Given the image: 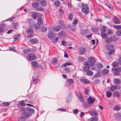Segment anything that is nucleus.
I'll return each mask as SVG.
<instances>
[{
	"label": "nucleus",
	"instance_id": "1",
	"mask_svg": "<svg viewBox=\"0 0 121 121\" xmlns=\"http://www.w3.org/2000/svg\"><path fill=\"white\" fill-rule=\"evenodd\" d=\"M82 11L85 14H87L89 13V7L87 4L82 3L81 5Z\"/></svg>",
	"mask_w": 121,
	"mask_h": 121
},
{
	"label": "nucleus",
	"instance_id": "2",
	"mask_svg": "<svg viewBox=\"0 0 121 121\" xmlns=\"http://www.w3.org/2000/svg\"><path fill=\"white\" fill-rule=\"evenodd\" d=\"M105 47L107 49H109L108 53L110 54H112L114 52L115 49H114L113 46L112 44L106 45H104Z\"/></svg>",
	"mask_w": 121,
	"mask_h": 121
},
{
	"label": "nucleus",
	"instance_id": "3",
	"mask_svg": "<svg viewBox=\"0 0 121 121\" xmlns=\"http://www.w3.org/2000/svg\"><path fill=\"white\" fill-rule=\"evenodd\" d=\"M36 56L34 53H30L28 54L27 56L28 60L31 61L35 60L36 59Z\"/></svg>",
	"mask_w": 121,
	"mask_h": 121
},
{
	"label": "nucleus",
	"instance_id": "4",
	"mask_svg": "<svg viewBox=\"0 0 121 121\" xmlns=\"http://www.w3.org/2000/svg\"><path fill=\"white\" fill-rule=\"evenodd\" d=\"M95 99L93 97L91 96H89L88 98L87 99V102L89 104H93Z\"/></svg>",
	"mask_w": 121,
	"mask_h": 121
},
{
	"label": "nucleus",
	"instance_id": "5",
	"mask_svg": "<svg viewBox=\"0 0 121 121\" xmlns=\"http://www.w3.org/2000/svg\"><path fill=\"white\" fill-rule=\"evenodd\" d=\"M84 65L85 66L89 65L90 66H92L95 65V63L94 62L91 61H87L84 62Z\"/></svg>",
	"mask_w": 121,
	"mask_h": 121
},
{
	"label": "nucleus",
	"instance_id": "6",
	"mask_svg": "<svg viewBox=\"0 0 121 121\" xmlns=\"http://www.w3.org/2000/svg\"><path fill=\"white\" fill-rule=\"evenodd\" d=\"M113 22L115 24H118L120 23V21L119 19L116 17H114L112 19Z\"/></svg>",
	"mask_w": 121,
	"mask_h": 121
},
{
	"label": "nucleus",
	"instance_id": "7",
	"mask_svg": "<svg viewBox=\"0 0 121 121\" xmlns=\"http://www.w3.org/2000/svg\"><path fill=\"white\" fill-rule=\"evenodd\" d=\"M61 28V26H57L54 27L53 28V30L54 31L58 32L60 30Z\"/></svg>",
	"mask_w": 121,
	"mask_h": 121
},
{
	"label": "nucleus",
	"instance_id": "8",
	"mask_svg": "<svg viewBox=\"0 0 121 121\" xmlns=\"http://www.w3.org/2000/svg\"><path fill=\"white\" fill-rule=\"evenodd\" d=\"M22 116H25L26 118H28L32 115L30 113H29L28 112H22Z\"/></svg>",
	"mask_w": 121,
	"mask_h": 121
},
{
	"label": "nucleus",
	"instance_id": "9",
	"mask_svg": "<svg viewBox=\"0 0 121 121\" xmlns=\"http://www.w3.org/2000/svg\"><path fill=\"white\" fill-rule=\"evenodd\" d=\"M115 68H112V70L113 71V74L114 75L116 76H118L120 75V73L118 72L117 70H115Z\"/></svg>",
	"mask_w": 121,
	"mask_h": 121
},
{
	"label": "nucleus",
	"instance_id": "10",
	"mask_svg": "<svg viewBox=\"0 0 121 121\" xmlns=\"http://www.w3.org/2000/svg\"><path fill=\"white\" fill-rule=\"evenodd\" d=\"M56 36L55 33L52 31H50L48 35V36L49 38L55 37Z\"/></svg>",
	"mask_w": 121,
	"mask_h": 121
},
{
	"label": "nucleus",
	"instance_id": "11",
	"mask_svg": "<svg viewBox=\"0 0 121 121\" xmlns=\"http://www.w3.org/2000/svg\"><path fill=\"white\" fill-rule=\"evenodd\" d=\"M30 43L31 44H36L38 43L39 42V40L37 39H31L29 41Z\"/></svg>",
	"mask_w": 121,
	"mask_h": 121
},
{
	"label": "nucleus",
	"instance_id": "12",
	"mask_svg": "<svg viewBox=\"0 0 121 121\" xmlns=\"http://www.w3.org/2000/svg\"><path fill=\"white\" fill-rule=\"evenodd\" d=\"M26 110L29 113H30L32 115V113H34V110L32 108L28 107H27L26 109Z\"/></svg>",
	"mask_w": 121,
	"mask_h": 121
},
{
	"label": "nucleus",
	"instance_id": "13",
	"mask_svg": "<svg viewBox=\"0 0 121 121\" xmlns=\"http://www.w3.org/2000/svg\"><path fill=\"white\" fill-rule=\"evenodd\" d=\"M117 88V87L116 85H113L109 88V90L112 91H113L116 90Z\"/></svg>",
	"mask_w": 121,
	"mask_h": 121
},
{
	"label": "nucleus",
	"instance_id": "14",
	"mask_svg": "<svg viewBox=\"0 0 121 121\" xmlns=\"http://www.w3.org/2000/svg\"><path fill=\"white\" fill-rule=\"evenodd\" d=\"M40 3L41 5L43 6H46L47 4V3L46 0H41Z\"/></svg>",
	"mask_w": 121,
	"mask_h": 121
},
{
	"label": "nucleus",
	"instance_id": "15",
	"mask_svg": "<svg viewBox=\"0 0 121 121\" xmlns=\"http://www.w3.org/2000/svg\"><path fill=\"white\" fill-rule=\"evenodd\" d=\"M27 33L28 34H32L34 33L33 29L31 28H29L27 29Z\"/></svg>",
	"mask_w": 121,
	"mask_h": 121
},
{
	"label": "nucleus",
	"instance_id": "16",
	"mask_svg": "<svg viewBox=\"0 0 121 121\" xmlns=\"http://www.w3.org/2000/svg\"><path fill=\"white\" fill-rule=\"evenodd\" d=\"M113 108L114 110L117 111H118L121 109V107L117 105L115 106Z\"/></svg>",
	"mask_w": 121,
	"mask_h": 121
},
{
	"label": "nucleus",
	"instance_id": "17",
	"mask_svg": "<svg viewBox=\"0 0 121 121\" xmlns=\"http://www.w3.org/2000/svg\"><path fill=\"white\" fill-rule=\"evenodd\" d=\"M86 49L84 48L81 47L80 48V52L79 54L82 55L84 54L86 51Z\"/></svg>",
	"mask_w": 121,
	"mask_h": 121
},
{
	"label": "nucleus",
	"instance_id": "18",
	"mask_svg": "<svg viewBox=\"0 0 121 121\" xmlns=\"http://www.w3.org/2000/svg\"><path fill=\"white\" fill-rule=\"evenodd\" d=\"M39 15V14L38 12H32V16L34 19L36 20V19L37 17V16H38Z\"/></svg>",
	"mask_w": 121,
	"mask_h": 121
},
{
	"label": "nucleus",
	"instance_id": "19",
	"mask_svg": "<svg viewBox=\"0 0 121 121\" xmlns=\"http://www.w3.org/2000/svg\"><path fill=\"white\" fill-rule=\"evenodd\" d=\"M112 95L114 97H117L118 98L119 97V96L120 95V93L119 91H116L113 92Z\"/></svg>",
	"mask_w": 121,
	"mask_h": 121
},
{
	"label": "nucleus",
	"instance_id": "20",
	"mask_svg": "<svg viewBox=\"0 0 121 121\" xmlns=\"http://www.w3.org/2000/svg\"><path fill=\"white\" fill-rule=\"evenodd\" d=\"M33 26L35 29L36 30L39 29L40 27V25L37 23L34 24Z\"/></svg>",
	"mask_w": 121,
	"mask_h": 121
},
{
	"label": "nucleus",
	"instance_id": "21",
	"mask_svg": "<svg viewBox=\"0 0 121 121\" xmlns=\"http://www.w3.org/2000/svg\"><path fill=\"white\" fill-rule=\"evenodd\" d=\"M68 28L73 31H74L76 30L75 27L70 24L68 25Z\"/></svg>",
	"mask_w": 121,
	"mask_h": 121
},
{
	"label": "nucleus",
	"instance_id": "22",
	"mask_svg": "<svg viewBox=\"0 0 121 121\" xmlns=\"http://www.w3.org/2000/svg\"><path fill=\"white\" fill-rule=\"evenodd\" d=\"M101 36L102 38L106 39L108 38V36L107 34L101 32Z\"/></svg>",
	"mask_w": 121,
	"mask_h": 121
},
{
	"label": "nucleus",
	"instance_id": "23",
	"mask_svg": "<svg viewBox=\"0 0 121 121\" xmlns=\"http://www.w3.org/2000/svg\"><path fill=\"white\" fill-rule=\"evenodd\" d=\"M80 80L81 82L84 84H86L89 83V81L86 79L84 78H81L80 79Z\"/></svg>",
	"mask_w": 121,
	"mask_h": 121
},
{
	"label": "nucleus",
	"instance_id": "24",
	"mask_svg": "<svg viewBox=\"0 0 121 121\" xmlns=\"http://www.w3.org/2000/svg\"><path fill=\"white\" fill-rule=\"evenodd\" d=\"M89 114L93 116H98L97 112L94 111L90 112L89 113Z\"/></svg>",
	"mask_w": 121,
	"mask_h": 121
},
{
	"label": "nucleus",
	"instance_id": "25",
	"mask_svg": "<svg viewBox=\"0 0 121 121\" xmlns=\"http://www.w3.org/2000/svg\"><path fill=\"white\" fill-rule=\"evenodd\" d=\"M33 66L34 68H37L39 67V65L37 62L33 61L32 63Z\"/></svg>",
	"mask_w": 121,
	"mask_h": 121
},
{
	"label": "nucleus",
	"instance_id": "26",
	"mask_svg": "<svg viewBox=\"0 0 121 121\" xmlns=\"http://www.w3.org/2000/svg\"><path fill=\"white\" fill-rule=\"evenodd\" d=\"M109 72V70L107 69H105L102 71V73L104 75H106Z\"/></svg>",
	"mask_w": 121,
	"mask_h": 121
},
{
	"label": "nucleus",
	"instance_id": "27",
	"mask_svg": "<svg viewBox=\"0 0 121 121\" xmlns=\"http://www.w3.org/2000/svg\"><path fill=\"white\" fill-rule=\"evenodd\" d=\"M34 21L31 19H29L28 21L29 24L31 26H32L34 24Z\"/></svg>",
	"mask_w": 121,
	"mask_h": 121
},
{
	"label": "nucleus",
	"instance_id": "28",
	"mask_svg": "<svg viewBox=\"0 0 121 121\" xmlns=\"http://www.w3.org/2000/svg\"><path fill=\"white\" fill-rule=\"evenodd\" d=\"M107 27L105 26H102L100 29V30L101 32H105L107 30Z\"/></svg>",
	"mask_w": 121,
	"mask_h": 121
},
{
	"label": "nucleus",
	"instance_id": "29",
	"mask_svg": "<svg viewBox=\"0 0 121 121\" xmlns=\"http://www.w3.org/2000/svg\"><path fill=\"white\" fill-rule=\"evenodd\" d=\"M112 40L113 38L112 37H110L107 39H106V41L107 43H109L112 41Z\"/></svg>",
	"mask_w": 121,
	"mask_h": 121
},
{
	"label": "nucleus",
	"instance_id": "30",
	"mask_svg": "<svg viewBox=\"0 0 121 121\" xmlns=\"http://www.w3.org/2000/svg\"><path fill=\"white\" fill-rule=\"evenodd\" d=\"M112 65L113 67L115 68L118 67L119 64L117 62H114L112 63Z\"/></svg>",
	"mask_w": 121,
	"mask_h": 121
},
{
	"label": "nucleus",
	"instance_id": "31",
	"mask_svg": "<svg viewBox=\"0 0 121 121\" xmlns=\"http://www.w3.org/2000/svg\"><path fill=\"white\" fill-rule=\"evenodd\" d=\"M26 119V117L24 116H22V117H19L18 119V121H25Z\"/></svg>",
	"mask_w": 121,
	"mask_h": 121
},
{
	"label": "nucleus",
	"instance_id": "32",
	"mask_svg": "<svg viewBox=\"0 0 121 121\" xmlns=\"http://www.w3.org/2000/svg\"><path fill=\"white\" fill-rule=\"evenodd\" d=\"M86 73L87 75L91 76L93 75V73L91 71L89 70L86 72Z\"/></svg>",
	"mask_w": 121,
	"mask_h": 121
},
{
	"label": "nucleus",
	"instance_id": "33",
	"mask_svg": "<svg viewBox=\"0 0 121 121\" xmlns=\"http://www.w3.org/2000/svg\"><path fill=\"white\" fill-rule=\"evenodd\" d=\"M58 23L59 24V25L58 26H61V27L62 26H65L63 22L61 20H59L58 21Z\"/></svg>",
	"mask_w": 121,
	"mask_h": 121
},
{
	"label": "nucleus",
	"instance_id": "34",
	"mask_svg": "<svg viewBox=\"0 0 121 121\" xmlns=\"http://www.w3.org/2000/svg\"><path fill=\"white\" fill-rule=\"evenodd\" d=\"M57 62V59L56 58H53L52 60V64L54 65H56Z\"/></svg>",
	"mask_w": 121,
	"mask_h": 121
},
{
	"label": "nucleus",
	"instance_id": "35",
	"mask_svg": "<svg viewBox=\"0 0 121 121\" xmlns=\"http://www.w3.org/2000/svg\"><path fill=\"white\" fill-rule=\"evenodd\" d=\"M39 5V3L38 2L34 3L32 4V5L33 7L35 8L38 7Z\"/></svg>",
	"mask_w": 121,
	"mask_h": 121
},
{
	"label": "nucleus",
	"instance_id": "36",
	"mask_svg": "<svg viewBox=\"0 0 121 121\" xmlns=\"http://www.w3.org/2000/svg\"><path fill=\"white\" fill-rule=\"evenodd\" d=\"M54 5L57 7L59 6L60 4V2L59 1L56 0L55 1L54 3Z\"/></svg>",
	"mask_w": 121,
	"mask_h": 121
},
{
	"label": "nucleus",
	"instance_id": "37",
	"mask_svg": "<svg viewBox=\"0 0 121 121\" xmlns=\"http://www.w3.org/2000/svg\"><path fill=\"white\" fill-rule=\"evenodd\" d=\"M84 71L85 72H87L90 70V67L88 66H86L84 67L83 68Z\"/></svg>",
	"mask_w": 121,
	"mask_h": 121
},
{
	"label": "nucleus",
	"instance_id": "38",
	"mask_svg": "<svg viewBox=\"0 0 121 121\" xmlns=\"http://www.w3.org/2000/svg\"><path fill=\"white\" fill-rule=\"evenodd\" d=\"M65 33V32L64 31H61L59 33L58 35L60 37L64 35Z\"/></svg>",
	"mask_w": 121,
	"mask_h": 121
},
{
	"label": "nucleus",
	"instance_id": "39",
	"mask_svg": "<svg viewBox=\"0 0 121 121\" xmlns=\"http://www.w3.org/2000/svg\"><path fill=\"white\" fill-rule=\"evenodd\" d=\"M72 65V64L71 63H69V62H67L66 63L64 64H63L62 65L61 67H62L63 66L64 67H66L67 65Z\"/></svg>",
	"mask_w": 121,
	"mask_h": 121
},
{
	"label": "nucleus",
	"instance_id": "40",
	"mask_svg": "<svg viewBox=\"0 0 121 121\" xmlns=\"http://www.w3.org/2000/svg\"><path fill=\"white\" fill-rule=\"evenodd\" d=\"M47 29L45 27L42 26L41 28V31L43 32H46L47 31Z\"/></svg>",
	"mask_w": 121,
	"mask_h": 121
},
{
	"label": "nucleus",
	"instance_id": "41",
	"mask_svg": "<svg viewBox=\"0 0 121 121\" xmlns=\"http://www.w3.org/2000/svg\"><path fill=\"white\" fill-rule=\"evenodd\" d=\"M114 82L115 84H119L120 82V80L117 78H115L114 80Z\"/></svg>",
	"mask_w": 121,
	"mask_h": 121
},
{
	"label": "nucleus",
	"instance_id": "42",
	"mask_svg": "<svg viewBox=\"0 0 121 121\" xmlns=\"http://www.w3.org/2000/svg\"><path fill=\"white\" fill-rule=\"evenodd\" d=\"M78 22V20L77 18H75L74 20L72 23V24L74 26L76 25Z\"/></svg>",
	"mask_w": 121,
	"mask_h": 121
},
{
	"label": "nucleus",
	"instance_id": "43",
	"mask_svg": "<svg viewBox=\"0 0 121 121\" xmlns=\"http://www.w3.org/2000/svg\"><path fill=\"white\" fill-rule=\"evenodd\" d=\"M99 29V28L97 27H93L91 28V30L92 31L94 32H97Z\"/></svg>",
	"mask_w": 121,
	"mask_h": 121
},
{
	"label": "nucleus",
	"instance_id": "44",
	"mask_svg": "<svg viewBox=\"0 0 121 121\" xmlns=\"http://www.w3.org/2000/svg\"><path fill=\"white\" fill-rule=\"evenodd\" d=\"M37 23H38L40 25L43 24V21L41 18H39L37 20Z\"/></svg>",
	"mask_w": 121,
	"mask_h": 121
},
{
	"label": "nucleus",
	"instance_id": "45",
	"mask_svg": "<svg viewBox=\"0 0 121 121\" xmlns=\"http://www.w3.org/2000/svg\"><path fill=\"white\" fill-rule=\"evenodd\" d=\"M19 25V23H14L12 24L13 27L15 29H17V27Z\"/></svg>",
	"mask_w": 121,
	"mask_h": 121
},
{
	"label": "nucleus",
	"instance_id": "46",
	"mask_svg": "<svg viewBox=\"0 0 121 121\" xmlns=\"http://www.w3.org/2000/svg\"><path fill=\"white\" fill-rule=\"evenodd\" d=\"M79 99L80 101L82 102H83V98L82 95L80 94L79 96Z\"/></svg>",
	"mask_w": 121,
	"mask_h": 121
},
{
	"label": "nucleus",
	"instance_id": "47",
	"mask_svg": "<svg viewBox=\"0 0 121 121\" xmlns=\"http://www.w3.org/2000/svg\"><path fill=\"white\" fill-rule=\"evenodd\" d=\"M31 52V50L29 49H25L23 51V53L25 54H26Z\"/></svg>",
	"mask_w": 121,
	"mask_h": 121
},
{
	"label": "nucleus",
	"instance_id": "48",
	"mask_svg": "<svg viewBox=\"0 0 121 121\" xmlns=\"http://www.w3.org/2000/svg\"><path fill=\"white\" fill-rule=\"evenodd\" d=\"M112 95V93L109 91H108L106 93V96L107 97L109 98Z\"/></svg>",
	"mask_w": 121,
	"mask_h": 121
},
{
	"label": "nucleus",
	"instance_id": "49",
	"mask_svg": "<svg viewBox=\"0 0 121 121\" xmlns=\"http://www.w3.org/2000/svg\"><path fill=\"white\" fill-rule=\"evenodd\" d=\"M10 105V103L8 102H5L2 103V105L4 106H8Z\"/></svg>",
	"mask_w": 121,
	"mask_h": 121
},
{
	"label": "nucleus",
	"instance_id": "50",
	"mask_svg": "<svg viewBox=\"0 0 121 121\" xmlns=\"http://www.w3.org/2000/svg\"><path fill=\"white\" fill-rule=\"evenodd\" d=\"M98 118L97 117H93L91 118V121H97Z\"/></svg>",
	"mask_w": 121,
	"mask_h": 121
},
{
	"label": "nucleus",
	"instance_id": "51",
	"mask_svg": "<svg viewBox=\"0 0 121 121\" xmlns=\"http://www.w3.org/2000/svg\"><path fill=\"white\" fill-rule=\"evenodd\" d=\"M88 60L90 61H92V62L94 63L96 61L95 60L94 58L93 57H90L88 58Z\"/></svg>",
	"mask_w": 121,
	"mask_h": 121
},
{
	"label": "nucleus",
	"instance_id": "52",
	"mask_svg": "<svg viewBox=\"0 0 121 121\" xmlns=\"http://www.w3.org/2000/svg\"><path fill=\"white\" fill-rule=\"evenodd\" d=\"M113 33V32L112 30L110 29H109L108 30H107V34L108 35H111Z\"/></svg>",
	"mask_w": 121,
	"mask_h": 121
},
{
	"label": "nucleus",
	"instance_id": "53",
	"mask_svg": "<svg viewBox=\"0 0 121 121\" xmlns=\"http://www.w3.org/2000/svg\"><path fill=\"white\" fill-rule=\"evenodd\" d=\"M113 27L117 29H121V25H114Z\"/></svg>",
	"mask_w": 121,
	"mask_h": 121
},
{
	"label": "nucleus",
	"instance_id": "54",
	"mask_svg": "<svg viewBox=\"0 0 121 121\" xmlns=\"http://www.w3.org/2000/svg\"><path fill=\"white\" fill-rule=\"evenodd\" d=\"M73 15L72 13H70L69 14L68 16V19L70 20H71L73 18Z\"/></svg>",
	"mask_w": 121,
	"mask_h": 121
},
{
	"label": "nucleus",
	"instance_id": "55",
	"mask_svg": "<svg viewBox=\"0 0 121 121\" xmlns=\"http://www.w3.org/2000/svg\"><path fill=\"white\" fill-rule=\"evenodd\" d=\"M20 105L22 106H25L26 104L24 102V101L23 100L21 101L19 103Z\"/></svg>",
	"mask_w": 121,
	"mask_h": 121
},
{
	"label": "nucleus",
	"instance_id": "56",
	"mask_svg": "<svg viewBox=\"0 0 121 121\" xmlns=\"http://www.w3.org/2000/svg\"><path fill=\"white\" fill-rule=\"evenodd\" d=\"M96 66L98 68L101 69L103 67V65L99 63L96 65Z\"/></svg>",
	"mask_w": 121,
	"mask_h": 121
},
{
	"label": "nucleus",
	"instance_id": "57",
	"mask_svg": "<svg viewBox=\"0 0 121 121\" xmlns=\"http://www.w3.org/2000/svg\"><path fill=\"white\" fill-rule=\"evenodd\" d=\"M116 34L118 36H121V30H118L116 32Z\"/></svg>",
	"mask_w": 121,
	"mask_h": 121
},
{
	"label": "nucleus",
	"instance_id": "58",
	"mask_svg": "<svg viewBox=\"0 0 121 121\" xmlns=\"http://www.w3.org/2000/svg\"><path fill=\"white\" fill-rule=\"evenodd\" d=\"M78 60L79 61H82L84 60V58L82 57H78Z\"/></svg>",
	"mask_w": 121,
	"mask_h": 121
},
{
	"label": "nucleus",
	"instance_id": "59",
	"mask_svg": "<svg viewBox=\"0 0 121 121\" xmlns=\"http://www.w3.org/2000/svg\"><path fill=\"white\" fill-rule=\"evenodd\" d=\"M9 50L10 51H12L14 52H15L16 51V50L15 48L14 47L9 48Z\"/></svg>",
	"mask_w": 121,
	"mask_h": 121
},
{
	"label": "nucleus",
	"instance_id": "60",
	"mask_svg": "<svg viewBox=\"0 0 121 121\" xmlns=\"http://www.w3.org/2000/svg\"><path fill=\"white\" fill-rule=\"evenodd\" d=\"M20 36V35H15L14 36V39L15 40H17Z\"/></svg>",
	"mask_w": 121,
	"mask_h": 121
},
{
	"label": "nucleus",
	"instance_id": "61",
	"mask_svg": "<svg viewBox=\"0 0 121 121\" xmlns=\"http://www.w3.org/2000/svg\"><path fill=\"white\" fill-rule=\"evenodd\" d=\"M67 80L68 81L67 82H69L70 83H72L74 82V81L72 79H68Z\"/></svg>",
	"mask_w": 121,
	"mask_h": 121
},
{
	"label": "nucleus",
	"instance_id": "62",
	"mask_svg": "<svg viewBox=\"0 0 121 121\" xmlns=\"http://www.w3.org/2000/svg\"><path fill=\"white\" fill-rule=\"evenodd\" d=\"M82 32L81 33L82 35H83L85 33H87L88 32V30H85L82 31Z\"/></svg>",
	"mask_w": 121,
	"mask_h": 121
},
{
	"label": "nucleus",
	"instance_id": "63",
	"mask_svg": "<svg viewBox=\"0 0 121 121\" xmlns=\"http://www.w3.org/2000/svg\"><path fill=\"white\" fill-rule=\"evenodd\" d=\"M100 73L98 72L96 74L94 75V77L95 78H97L100 76Z\"/></svg>",
	"mask_w": 121,
	"mask_h": 121
},
{
	"label": "nucleus",
	"instance_id": "64",
	"mask_svg": "<svg viewBox=\"0 0 121 121\" xmlns=\"http://www.w3.org/2000/svg\"><path fill=\"white\" fill-rule=\"evenodd\" d=\"M115 70H117L118 72H121V67H119L117 68H115Z\"/></svg>",
	"mask_w": 121,
	"mask_h": 121
}]
</instances>
